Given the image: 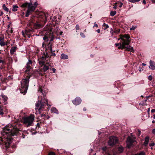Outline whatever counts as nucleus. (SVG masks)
Returning <instances> with one entry per match:
<instances>
[{
    "mask_svg": "<svg viewBox=\"0 0 155 155\" xmlns=\"http://www.w3.org/2000/svg\"><path fill=\"white\" fill-rule=\"evenodd\" d=\"M18 133V130L17 128L14 127L13 129H10L7 126L4 127L1 133L4 137L3 138L0 137V145L8 147L13 139L12 137L16 136Z\"/></svg>",
    "mask_w": 155,
    "mask_h": 155,
    "instance_id": "1",
    "label": "nucleus"
},
{
    "mask_svg": "<svg viewBox=\"0 0 155 155\" xmlns=\"http://www.w3.org/2000/svg\"><path fill=\"white\" fill-rule=\"evenodd\" d=\"M26 68L27 69L25 71V72L28 74L26 76L27 78L23 79L21 81V88L20 89V92L23 94L24 95H25L27 92L30 77L34 74V71L33 73H31L30 72L31 70L32 69L31 67V65L26 64Z\"/></svg>",
    "mask_w": 155,
    "mask_h": 155,
    "instance_id": "2",
    "label": "nucleus"
},
{
    "mask_svg": "<svg viewBox=\"0 0 155 155\" xmlns=\"http://www.w3.org/2000/svg\"><path fill=\"white\" fill-rule=\"evenodd\" d=\"M38 93H40L39 94V96H38V100L36 103L35 106L36 107L39 108L38 109V110L40 112V111L42 110L46 105H48L47 100L45 97V95L43 93L42 89L40 88L38 90Z\"/></svg>",
    "mask_w": 155,
    "mask_h": 155,
    "instance_id": "3",
    "label": "nucleus"
},
{
    "mask_svg": "<svg viewBox=\"0 0 155 155\" xmlns=\"http://www.w3.org/2000/svg\"><path fill=\"white\" fill-rule=\"evenodd\" d=\"M54 39V37L53 33L51 31L50 33H47L43 37V39L45 42H48L49 41V43L46 45V50H49V51H52Z\"/></svg>",
    "mask_w": 155,
    "mask_h": 155,
    "instance_id": "4",
    "label": "nucleus"
},
{
    "mask_svg": "<svg viewBox=\"0 0 155 155\" xmlns=\"http://www.w3.org/2000/svg\"><path fill=\"white\" fill-rule=\"evenodd\" d=\"M34 119V117L33 115L29 117H25L24 119V123L25 124H27V127H28L31 125Z\"/></svg>",
    "mask_w": 155,
    "mask_h": 155,
    "instance_id": "5",
    "label": "nucleus"
},
{
    "mask_svg": "<svg viewBox=\"0 0 155 155\" xmlns=\"http://www.w3.org/2000/svg\"><path fill=\"white\" fill-rule=\"evenodd\" d=\"M121 39L122 40L123 42L122 43H120V45L118 47L119 49H125V46L129 45L130 41L129 40L125 41L124 39L121 38Z\"/></svg>",
    "mask_w": 155,
    "mask_h": 155,
    "instance_id": "6",
    "label": "nucleus"
},
{
    "mask_svg": "<svg viewBox=\"0 0 155 155\" xmlns=\"http://www.w3.org/2000/svg\"><path fill=\"white\" fill-rule=\"evenodd\" d=\"M118 141L117 138L114 136L110 137L108 142V144L109 146H112L115 144Z\"/></svg>",
    "mask_w": 155,
    "mask_h": 155,
    "instance_id": "7",
    "label": "nucleus"
},
{
    "mask_svg": "<svg viewBox=\"0 0 155 155\" xmlns=\"http://www.w3.org/2000/svg\"><path fill=\"white\" fill-rule=\"evenodd\" d=\"M38 2L37 1L35 2L34 4H33L32 2H30L28 9L31 12L34 11L35 8L37 6Z\"/></svg>",
    "mask_w": 155,
    "mask_h": 155,
    "instance_id": "8",
    "label": "nucleus"
},
{
    "mask_svg": "<svg viewBox=\"0 0 155 155\" xmlns=\"http://www.w3.org/2000/svg\"><path fill=\"white\" fill-rule=\"evenodd\" d=\"M135 142H136V141L134 140L130 137H127L126 142L127 147L128 148H130L133 145V143Z\"/></svg>",
    "mask_w": 155,
    "mask_h": 155,
    "instance_id": "9",
    "label": "nucleus"
},
{
    "mask_svg": "<svg viewBox=\"0 0 155 155\" xmlns=\"http://www.w3.org/2000/svg\"><path fill=\"white\" fill-rule=\"evenodd\" d=\"M43 67L42 68L43 71L44 72H45L49 69H50L49 67H51L52 66L51 64H50L48 62H47L45 64H44L43 65Z\"/></svg>",
    "mask_w": 155,
    "mask_h": 155,
    "instance_id": "10",
    "label": "nucleus"
},
{
    "mask_svg": "<svg viewBox=\"0 0 155 155\" xmlns=\"http://www.w3.org/2000/svg\"><path fill=\"white\" fill-rule=\"evenodd\" d=\"M72 101L74 104L77 105L81 104V100L79 97H77L74 100H73Z\"/></svg>",
    "mask_w": 155,
    "mask_h": 155,
    "instance_id": "11",
    "label": "nucleus"
},
{
    "mask_svg": "<svg viewBox=\"0 0 155 155\" xmlns=\"http://www.w3.org/2000/svg\"><path fill=\"white\" fill-rule=\"evenodd\" d=\"M45 60H46V58H45V57L43 56H42L38 60L39 64L41 66H42V65L45 64Z\"/></svg>",
    "mask_w": 155,
    "mask_h": 155,
    "instance_id": "12",
    "label": "nucleus"
},
{
    "mask_svg": "<svg viewBox=\"0 0 155 155\" xmlns=\"http://www.w3.org/2000/svg\"><path fill=\"white\" fill-rule=\"evenodd\" d=\"M150 67L149 66V67L150 68L153 70L155 69V64L153 61L150 60Z\"/></svg>",
    "mask_w": 155,
    "mask_h": 155,
    "instance_id": "13",
    "label": "nucleus"
},
{
    "mask_svg": "<svg viewBox=\"0 0 155 155\" xmlns=\"http://www.w3.org/2000/svg\"><path fill=\"white\" fill-rule=\"evenodd\" d=\"M17 49V46L12 47L10 50V54L11 55H13L14 54V53L16 52Z\"/></svg>",
    "mask_w": 155,
    "mask_h": 155,
    "instance_id": "14",
    "label": "nucleus"
},
{
    "mask_svg": "<svg viewBox=\"0 0 155 155\" xmlns=\"http://www.w3.org/2000/svg\"><path fill=\"white\" fill-rule=\"evenodd\" d=\"M127 47L125 46V48H126V50L130 51V52L134 53V50L133 49V48L130 46H128V45H127Z\"/></svg>",
    "mask_w": 155,
    "mask_h": 155,
    "instance_id": "15",
    "label": "nucleus"
},
{
    "mask_svg": "<svg viewBox=\"0 0 155 155\" xmlns=\"http://www.w3.org/2000/svg\"><path fill=\"white\" fill-rule=\"evenodd\" d=\"M124 39V38H126L127 39L126 40H125V41H127V40H129V41H130L129 40V39L130 38V36L129 35L125 34L124 35H122L120 36V39H121V38Z\"/></svg>",
    "mask_w": 155,
    "mask_h": 155,
    "instance_id": "16",
    "label": "nucleus"
},
{
    "mask_svg": "<svg viewBox=\"0 0 155 155\" xmlns=\"http://www.w3.org/2000/svg\"><path fill=\"white\" fill-rule=\"evenodd\" d=\"M149 137H146L145 139L144 142L143 143V145L146 146L148 143L149 141Z\"/></svg>",
    "mask_w": 155,
    "mask_h": 155,
    "instance_id": "17",
    "label": "nucleus"
},
{
    "mask_svg": "<svg viewBox=\"0 0 155 155\" xmlns=\"http://www.w3.org/2000/svg\"><path fill=\"white\" fill-rule=\"evenodd\" d=\"M68 57V55L63 53L61 54V59H67Z\"/></svg>",
    "mask_w": 155,
    "mask_h": 155,
    "instance_id": "18",
    "label": "nucleus"
},
{
    "mask_svg": "<svg viewBox=\"0 0 155 155\" xmlns=\"http://www.w3.org/2000/svg\"><path fill=\"white\" fill-rule=\"evenodd\" d=\"M51 110L52 112L56 113V114H58V110L54 107H52L51 109Z\"/></svg>",
    "mask_w": 155,
    "mask_h": 155,
    "instance_id": "19",
    "label": "nucleus"
},
{
    "mask_svg": "<svg viewBox=\"0 0 155 155\" xmlns=\"http://www.w3.org/2000/svg\"><path fill=\"white\" fill-rule=\"evenodd\" d=\"M29 4L30 3H24L23 4L21 5V7L23 8H25L27 7H28V8Z\"/></svg>",
    "mask_w": 155,
    "mask_h": 155,
    "instance_id": "20",
    "label": "nucleus"
},
{
    "mask_svg": "<svg viewBox=\"0 0 155 155\" xmlns=\"http://www.w3.org/2000/svg\"><path fill=\"white\" fill-rule=\"evenodd\" d=\"M18 7L17 5H13L12 6V11L14 12H16L17 11V9Z\"/></svg>",
    "mask_w": 155,
    "mask_h": 155,
    "instance_id": "21",
    "label": "nucleus"
},
{
    "mask_svg": "<svg viewBox=\"0 0 155 155\" xmlns=\"http://www.w3.org/2000/svg\"><path fill=\"white\" fill-rule=\"evenodd\" d=\"M2 8L6 12H8L9 11L8 8H7L5 5V4H3L2 5Z\"/></svg>",
    "mask_w": 155,
    "mask_h": 155,
    "instance_id": "22",
    "label": "nucleus"
},
{
    "mask_svg": "<svg viewBox=\"0 0 155 155\" xmlns=\"http://www.w3.org/2000/svg\"><path fill=\"white\" fill-rule=\"evenodd\" d=\"M124 150V148L123 147H118V152L119 153H122Z\"/></svg>",
    "mask_w": 155,
    "mask_h": 155,
    "instance_id": "23",
    "label": "nucleus"
},
{
    "mask_svg": "<svg viewBox=\"0 0 155 155\" xmlns=\"http://www.w3.org/2000/svg\"><path fill=\"white\" fill-rule=\"evenodd\" d=\"M33 31L32 29H29L28 30H25V34H29L31 32Z\"/></svg>",
    "mask_w": 155,
    "mask_h": 155,
    "instance_id": "24",
    "label": "nucleus"
},
{
    "mask_svg": "<svg viewBox=\"0 0 155 155\" xmlns=\"http://www.w3.org/2000/svg\"><path fill=\"white\" fill-rule=\"evenodd\" d=\"M55 51V50L53 51L52 50V51H49V52L51 53L50 56H55L56 55V54L54 53Z\"/></svg>",
    "mask_w": 155,
    "mask_h": 155,
    "instance_id": "25",
    "label": "nucleus"
},
{
    "mask_svg": "<svg viewBox=\"0 0 155 155\" xmlns=\"http://www.w3.org/2000/svg\"><path fill=\"white\" fill-rule=\"evenodd\" d=\"M134 155H145V153L144 151H142L140 153L135 154Z\"/></svg>",
    "mask_w": 155,
    "mask_h": 155,
    "instance_id": "26",
    "label": "nucleus"
},
{
    "mask_svg": "<svg viewBox=\"0 0 155 155\" xmlns=\"http://www.w3.org/2000/svg\"><path fill=\"white\" fill-rule=\"evenodd\" d=\"M2 97L4 99V101H5V104H6L7 103L6 102L8 98L7 97L5 96L4 95L2 96Z\"/></svg>",
    "mask_w": 155,
    "mask_h": 155,
    "instance_id": "27",
    "label": "nucleus"
},
{
    "mask_svg": "<svg viewBox=\"0 0 155 155\" xmlns=\"http://www.w3.org/2000/svg\"><path fill=\"white\" fill-rule=\"evenodd\" d=\"M103 27L104 28V29L105 30L109 27L108 25L107 24H106L104 23L103 25Z\"/></svg>",
    "mask_w": 155,
    "mask_h": 155,
    "instance_id": "28",
    "label": "nucleus"
},
{
    "mask_svg": "<svg viewBox=\"0 0 155 155\" xmlns=\"http://www.w3.org/2000/svg\"><path fill=\"white\" fill-rule=\"evenodd\" d=\"M116 14V12L112 11L110 12V15L111 16H114Z\"/></svg>",
    "mask_w": 155,
    "mask_h": 155,
    "instance_id": "29",
    "label": "nucleus"
},
{
    "mask_svg": "<svg viewBox=\"0 0 155 155\" xmlns=\"http://www.w3.org/2000/svg\"><path fill=\"white\" fill-rule=\"evenodd\" d=\"M147 101V99L144 100L141 103H140V104H141L142 105H146V102Z\"/></svg>",
    "mask_w": 155,
    "mask_h": 155,
    "instance_id": "30",
    "label": "nucleus"
},
{
    "mask_svg": "<svg viewBox=\"0 0 155 155\" xmlns=\"http://www.w3.org/2000/svg\"><path fill=\"white\" fill-rule=\"evenodd\" d=\"M140 0H129V1L132 3H135L137 2Z\"/></svg>",
    "mask_w": 155,
    "mask_h": 155,
    "instance_id": "31",
    "label": "nucleus"
},
{
    "mask_svg": "<svg viewBox=\"0 0 155 155\" xmlns=\"http://www.w3.org/2000/svg\"><path fill=\"white\" fill-rule=\"evenodd\" d=\"M31 12L30 11L28 10H27L25 14V16L26 17H28L29 15H30V13Z\"/></svg>",
    "mask_w": 155,
    "mask_h": 155,
    "instance_id": "32",
    "label": "nucleus"
},
{
    "mask_svg": "<svg viewBox=\"0 0 155 155\" xmlns=\"http://www.w3.org/2000/svg\"><path fill=\"white\" fill-rule=\"evenodd\" d=\"M0 45L1 46H3L5 45H6L5 44V43L2 41H0Z\"/></svg>",
    "mask_w": 155,
    "mask_h": 155,
    "instance_id": "33",
    "label": "nucleus"
},
{
    "mask_svg": "<svg viewBox=\"0 0 155 155\" xmlns=\"http://www.w3.org/2000/svg\"><path fill=\"white\" fill-rule=\"evenodd\" d=\"M3 114L4 113L3 111V109L1 106H0V115H3Z\"/></svg>",
    "mask_w": 155,
    "mask_h": 155,
    "instance_id": "34",
    "label": "nucleus"
},
{
    "mask_svg": "<svg viewBox=\"0 0 155 155\" xmlns=\"http://www.w3.org/2000/svg\"><path fill=\"white\" fill-rule=\"evenodd\" d=\"M27 64L28 65H31L32 64V62L30 60H29L28 62L27 63Z\"/></svg>",
    "mask_w": 155,
    "mask_h": 155,
    "instance_id": "35",
    "label": "nucleus"
},
{
    "mask_svg": "<svg viewBox=\"0 0 155 155\" xmlns=\"http://www.w3.org/2000/svg\"><path fill=\"white\" fill-rule=\"evenodd\" d=\"M45 58H46V59L47 58H48L49 57V55L48 54L47 52H46V54H45Z\"/></svg>",
    "mask_w": 155,
    "mask_h": 155,
    "instance_id": "36",
    "label": "nucleus"
},
{
    "mask_svg": "<svg viewBox=\"0 0 155 155\" xmlns=\"http://www.w3.org/2000/svg\"><path fill=\"white\" fill-rule=\"evenodd\" d=\"M80 35H81V36L83 38H84L85 37V35L82 32H81Z\"/></svg>",
    "mask_w": 155,
    "mask_h": 155,
    "instance_id": "37",
    "label": "nucleus"
},
{
    "mask_svg": "<svg viewBox=\"0 0 155 155\" xmlns=\"http://www.w3.org/2000/svg\"><path fill=\"white\" fill-rule=\"evenodd\" d=\"M136 27L134 26H132V27L130 28V30H134L135 29Z\"/></svg>",
    "mask_w": 155,
    "mask_h": 155,
    "instance_id": "38",
    "label": "nucleus"
},
{
    "mask_svg": "<svg viewBox=\"0 0 155 155\" xmlns=\"http://www.w3.org/2000/svg\"><path fill=\"white\" fill-rule=\"evenodd\" d=\"M152 79V76L151 75H149L148 76V80L150 81H151Z\"/></svg>",
    "mask_w": 155,
    "mask_h": 155,
    "instance_id": "39",
    "label": "nucleus"
},
{
    "mask_svg": "<svg viewBox=\"0 0 155 155\" xmlns=\"http://www.w3.org/2000/svg\"><path fill=\"white\" fill-rule=\"evenodd\" d=\"M41 26V25L40 24H37L36 25V26L37 28H40Z\"/></svg>",
    "mask_w": 155,
    "mask_h": 155,
    "instance_id": "40",
    "label": "nucleus"
},
{
    "mask_svg": "<svg viewBox=\"0 0 155 155\" xmlns=\"http://www.w3.org/2000/svg\"><path fill=\"white\" fill-rule=\"evenodd\" d=\"M75 28H76V30H79L80 29L79 27V25H76Z\"/></svg>",
    "mask_w": 155,
    "mask_h": 155,
    "instance_id": "41",
    "label": "nucleus"
},
{
    "mask_svg": "<svg viewBox=\"0 0 155 155\" xmlns=\"http://www.w3.org/2000/svg\"><path fill=\"white\" fill-rule=\"evenodd\" d=\"M43 14L44 15V16H45V18L46 19L47 18V17H48V14H45V13H43Z\"/></svg>",
    "mask_w": 155,
    "mask_h": 155,
    "instance_id": "42",
    "label": "nucleus"
},
{
    "mask_svg": "<svg viewBox=\"0 0 155 155\" xmlns=\"http://www.w3.org/2000/svg\"><path fill=\"white\" fill-rule=\"evenodd\" d=\"M154 145H155V143H152L149 144V146L150 147H153Z\"/></svg>",
    "mask_w": 155,
    "mask_h": 155,
    "instance_id": "43",
    "label": "nucleus"
},
{
    "mask_svg": "<svg viewBox=\"0 0 155 155\" xmlns=\"http://www.w3.org/2000/svg\"><path fill=\"white\" fill-rule=\"evenodd\" d=\"M120 31V30L119 29H117V30H115V31H113V32H114L115 33H119Z\"/></svg>",
    "mask_w": 155,
    "mask_h": 155,
    "instance_id": "44",
    "label": "nucleus"
},
{
    "mask_svg": "<svg viewBox=\"0 0 155 155\" xmlns=\"http://www.w3.org/2000/svg\"><path fill=\"white\" fill-rule=\"evenodd\" d=\"M16 147V146L15 145H13L12 146V149H15Z\"/></svg>",
    "mask_w": 155,
    "mask_h": 155,
    "instance_id": "45",
    "label": "nucleus"
},
{
    "mask_svg": "<svg viewBox=\"0 0 155 155\" xmlns=\"http://www.w3.org/2000/svg\"><path fill=\"white\" fill-rule=\"evenodd\" d=\"M48 155H55L54 153L51 152L49 153Z\"/></svg>",
    "mask_w": 155,
    "mask_h": 155,
    "instance_id": "46",
    "label": "nucleus"
},
{
    "mask_svg": "<svg viewBox=\"0 0 155 155\" xmlns=\"http://www.w3.org/2000/svg\"><path fill=\"white\" fill-rule=\"evenodd\" d=\"M28 36V38H30L31 37V35L30 34H25Z\"/></svg>",
    "mask_w": 155,
    "mask_h": 155,
    "instance_id": "47",
    "label": "nucleus"
},
{
    "mask_svg": "<svg viewBox=\"0 0 155 155\" xmlns=\"http://www.w3.org/2000/svg\"><path fill=\"white\" fill-rule=\"evenodd\" d=\"M94 27H98L97 25L96 24L95 22L94 23Z\"/></svg>",
    "mask_w": 155,
    "mask_h": 155,
    "instance_id": "48",
    "label": "nucleus"
},
{
    "mask_svg": "<svg viewBox=\"0 0 155 155\" xmlns=\"http://www.w3.org/2000/svg\"><path fill=\"white\" fill-rule=\"evenodd\" d=\"M45 41L42 44V46L43 47H44L45 46L46 47V45H45Z\"/></svg>",
    "mask_w": 155,
    "mask_h": 155,
    "instance_id": "49",
    "label": "nucleus"
},
{
    "mask_svg": "<svg viewBox=\"0 0 155 155\" xmlns=\"http://www.w3.org/2000/svg\"><path fill=\"white\" fill-rule=\"evenodd\" d=\"M123 5V3L122 2H120V4L119 5V7L120 8Z\"/></svg>",
    "mask_w": 155,
    "mask_h": 155,
    "instance_id": "50",
    "label": "nucleus"
},
{
    "mask_svg": "<svg viewBox=\"0 0 155 155\" xmlns=\"http://www.w3.org/2000/svg\"><path fill=\"white\" fill-rule=\"evenodd\" d=\"M120 45V43H116L115 44V46H116V47H117V46H119Z\"/></svg>",
    "mask_w": 155,
    "mask_h": 155,
    "instance_id": "51",
    "label": "nucleus"
},
{
    "mask_svg": "<svg viewBox=\"0 0 155 155\" xmlns=\"http://www.w3.org/2000/svg\"><path fill=\"white\" fill-rule=\"evenodd\" d=\"M52 70L54 73H55L56 71V69L54 68H52Z\"/></svg>",
    "mask_w": 155,
    "mask_h": 155,
    "instance_id": "52",
    "label": "nucleus"
},
{
    "mask_svg": "<svg viewBox=\"0 0 155 155\" xmlns=\"http://www.w3.org/2000/svg\"><path fill=\"white\" fill-rule=\"evenodd\" d=\"M152 133L153 134H154L155 133V128L153 129L152 131Z\"/></svg>",
    "mask_w": 155,
    "mask_h": 155,
    "instance_id": "53",
    "label": "nucleus"
},
{
    "mask_svg": "<svg viewBox=\"0 0 155 155\" xmlns=\"http://www.w3.org/2000/svg\"><path fill=\"white\" fill-rule=\"evenodd\" d=\"M22 35L24 36L25 37H26V36L25 35V33H24V32L23 31H22Z\"/></svg>",
    "mask_w": 155,
    "mask_h": 155,
    "instance_id": "54",
    "label": "nucleus"
},
{
    "mask_svg": "<svg viewBox=\"0 0 155 155\" xmlns=\"http://www.w3.org/2000/svg\"><path fill=\"white\" fill-rule=\"evenodd\" d=\"M41 117H45V114H41Z\"/></svg>",
    "mask_w": 155,
    "mask_h": 155,
    "instance_id": "55",
    "label": "nucleus"
},
{
    "mask_svg": "<svg viewBox=\"0 0 155 155\" xmlns=\"http://www.w3.org/2000/svg\"><path fill=\"white\" fill-rule=\"evenodd\" d=\"M155 112V109H153L151 110V112L152 113H153Z\"/></svg>",
    "mask_w": 155,
    "mask_h": 155,
    "instance_id": "56",
    "label": "nucleus"
},
{
    "mask_svg": "<svg viewBox=\"0 0 155 155\" xmlns=\"http://www.w3.org/2000/svg\"><path fill=\"white\" fill-rule=\"evenodd\" d=\"M37 127H40V124L39 123H38L37 124Z\"/></svg>",
    "mask_w": 155,
    "mask_h": 155,
    "instance_id": "57",
    "label": "nucleus"
},
{
    "mask_svg": "<svg viewBox=\"0 0 155 155\" xmlns=\"http://www.w3.org/2000/svg\"><path fill=\"white\" fill-rule=\"evenodd\" d=\"M143 3L145 5L146 4V1L145 0H143Z\"/></svg>",
    "mask_w": 155,
    "mask_h": 155,
    "instance_id": "58",
    "label": "nucleus"
},
{
    "mask_svg": "<svg viewBox=\"0 0 155 155\" xmlns=\"http://www.w3.org/2000/svg\"><path fill=\"white\" fill-rule=\"evenodd\" d=\"M4 63V61L2 60H0V63Z\"/></svg>",
    "mask_w": 155,
    "mask_h": 155,
    "instance_id": "59",
    "label": "nucleus"
},
{
    "mask_svg": "<svg viewBox=\"0 0 155 155\" xmlns=\"http://www.w3.org/2000/svg\"><path fill=\"white\" fill-rule=\"evenodd\" d=\"M96 31L98 33H100V30L99 29H98L97 30H96Z\"/></svg>",
    "mask_w": 155,
    "mask_h": 155,
    "instance_id": "60",
    "label": "nucleus"
},
{
    "mask_svg": "<svg viewBox=\"0 0 155 155\" xmlns=\"http://www.w3.org/2000/svg\"><path fill=\"white\" fill-rule=\"evenodd\" d=\"M8 78V79H12V78L11 76H9Z\"/></svg>",
    "mask_w": 155,
    "mask_h": 155,
    "instance_id": "61",
    "label": "nucleus"
},
{
    "mask_svg": "<svg viewBox=\"0 0 155 155\" xmlns=\"http://www.w3.org/2000/svg\"><path fill=\"white\" fill-rule=\"evenodd\" d=\"M63 33V32L62 31H61L60 32L59 35H62Z\"/></svg>",
    "mask_w": 155,
    "mask_h": 155,
    "instance_id": "62",
    "label": "nucleus"
},
{
    "mask_svg": "<svg viewBox=\"0 0 155 155\" xmlns=\"http://www.w3.org/2000/svg\"><path fill=\"white\" fill-rule=\"evenodd\" d=\"M106 147H103V148H102V150L104 151H105L106 150Z\"/></svg>",
    "mask_w": 155,
    "mask_h": 155,
    "instance_id": "63",
    "label": "nucleus"
},
{
    "mask_svg": "<svg viewBox=\"0 0 155 155\" xmlns=\"http://www.w3.org/2000/svg\"><path fill=\"white\" fill-rule=\"evenodd\" d=\"M117 5H115L114 7L113 8L114 9H116L117 8Z\"/></svg>",
    "mask_w": 155,
    "mask_h": 155,
    "instance_id": "64",
    "label": "nucleus"
}]
</instances>
